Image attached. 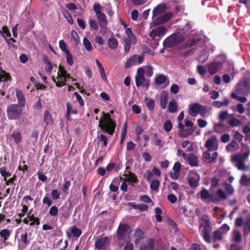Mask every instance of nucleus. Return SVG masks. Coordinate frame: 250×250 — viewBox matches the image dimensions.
Segmentation results:
<instances>
[{"label":"nucleus","mask_w":250,"mask_h":250,"mask_svg":"<svg viewBox=\"0 0 250 250\" xmlns=\"http://www.w3.org/2000/svg\"><path fill=\"white\" fill-rule=\"evenodd\" d=\"M188 183L192 188H196L199 185L198 182L194 177H190L188 179Z\"/></svg>","instance_id":"obj_41"},{"label":"nucleus","mask_w":250,"mask_h":250,"mask_svg":"<svg viewBox=\"0 0 250 250\" xmlns=\"http://www.w3.org/2000/svg\"><path fill=\"white\" fill-rule=\"evenodd\" d=\"M173 16V14L172 13L167 12L165 14L156 18L154 20H153L151 24L157 25L163 24L171 19Z\"/></svg>","instance_id":"obj_7"},{"label":"nucleus","mask_w":250,"mask_h":250,"mask_svg":"<svg viewBox=\"0 0 250 250\" xmlns=\"http://www.w3.org/2000/svg\"><path fill=\"white\" fill-rule=\"evenodd\" d=\"M223 232L219 230H217L213 232V241L215 242L216 240H222L223 237Z\"/></svg>","instance_id":"obj_33"},{"label":"nucleus","mask_w":250,"mask_h":250,"mask_svg":"<svg viewBox=\"0 0 250 250\" xmlns=\"http://www.w3.org/2000/svg\"><path fill=\"white\" fill-rule=\"evenodd\" d=\"M172 127V123H171V121H170L169 120L166 121L164 123V125H163L164 129L165 130V131H166L167 132H169L171 130Z\"/></svg>","instance_id":"obj_47"},{"label":"nucleus","mask_w":250,"mask_h":250,"mask_svg":"<svg viewBox=\"0 0 250 250\" xmlns=\"http://www.w3.org/2000/svg\"><path fill=\"white\" fill-rule=\"evenodd\" d=\"M167 200L172 204H174L176 202L177 198V197L173 194H169L167 196Z\"/></svg>","instance_id":"obj_62"},{"label":"nucleus","mask_w":250,"mask_h":250,"mask_svg":"<svg viewBox=\"0 0 250 250\" xmlns=\"http://www.w3.org/2000/svg\"><path fill=\"white\" fill-rule=\"evenodd\" d=\"M167 77L164 75H160L157 77L155 80V83L157 84H162L164 83L167 81Z\"/></svg>","instance_id":"obj_39"},{"label":"nucleus","mask_w":250,"mask_h":250,"mask_svg":"<svg viewBox=\"0 0 250 250\" xmlns=\"http://www.w3.org/2000/svg\"><path fill=\"white\" fill-rule=\"evenodd\" d=\"M59 44V47L62 52H64L65 53L69 52V51L67 49L66 43L63 40L60 41Z\"/></svg>","instance_id":"obj_50"},{"label":"nucleus","mask_w":250,"mask_h":250,"mask_svg":"<svg viewBox=\"0 0 250 250\" xmlns=\"http://www.w3.org/2000/svg\"><path fill=\"white\" fill-rule=\"evenodd\" d=\"M71 186V182L69 181H65L62 188V192L67 194L69 193V188Z\"/></svg>","instance_id":"obj_44"},{"label":"nucleus","mask_w":250,"mask_h":250,"mask_svg":"<svg viewBox=\"0 0 250 250\" xmlns=\"http://www.w3.org/2000/svg\"><path fill=\"white\" fill-rule=\"evenodd\" d=\"M147 101L146 103L147 106L148 108L150 110L152 111L154 110L155 107V102L154 100L152 99H148L147 97H145V101Z\"/></svg>","instance_id":"obj_40"},{"label":"nucleus","mask_w":250,"mask_h":250,"mask_svg":"<svg viewBox=\"0 0 250 250\" xmlns=\"http://www.w3.org/2000/svg\"><path fill=\"white\" fill-rule=\"evenodd\" d=\"M206 146L208 150H216L218 149V140L215 137L208 140L206 143Z\"/></svg>","instance_id":"obj_17"},{"label":"nucleus","mask_w":250,"mask_h":250,"mask_svg":"<svg viewBox=\"0 0 250 250\" xmlns=\"http://www.w3.org/2000/svg\"><path fill=\"white\" fill-rule=\"evenodd\" d=\"M162 212V210L160 208L157 207L155 208V213H156L155 218L158 222H161L162 221V218L161 216Z\"/></svg>","instance_id":"obj_43"},{"label":"nucleus","mask_w":250,"mask_h":250,"mask_svg":"<svg viewBox=\"0 0 250 250\" xmlns=\"http://www.w3.org/2000/svg\"><path fill=\"white\" fill-rule=\"evenodd\" d=\"M155 32H156L158 37H161L163 36L166 32L167 31V29L165 26H160L157 28L154 29Z\"/></svg>","instance_id":"obj_35"},{"label":"nucleus","mask_w":250,"mask_h":250,"mask_svg":"<svg viewBox=\"0 0 250 250\" xmlns=\"http://www.w3.org/2000/svg\"><path fill=\"white\" fill-rule=\"evenodd\" d=\"M155 246V242L153 239H147L140 247V250H152Z\"/></svg>","instance_id":"obj_16"},{"label":"nucleus","mask_w":250,"mask_h":250,"mask_svg":"<svg viewBox=\"0 0 250 250\" xmlns=\"http://www.w3.org/2000/svg\"><path fill=\"white\" fill-rule=\"evenodd\" d=\"M145 70L143 68H139L137 70V74L135 76V83L137 87L142 86L144 82L146 80L145 76Z\"/></svg>","instance_id":"obj_10"},{"label":"nucleus","mask_w":250,"mask_h":250,"mask_svg":"<svg viewBox=\"0 0 250 250\" xmlns=\"http://www.w3.org/2000/svg\"><path fill=\"white\" fill-rule=\"evenodd\" d=\"M184 40V37L182 34L174 33L164 41L163 45L165 48H172L181 43Z\"/></svg>","instance_id":"obj_4"},{"label":"nucleus","mask_w":250,"mask_h":250,"mask_svg":"<svg viewBox=\"0 0 250 250\" xmlns=\"http://www.w3.org/2000/svg\"><path fill=\"white\" fill-rule=\"evenodd\" d=\"M199 40L197 39H193L190 41V42H187L185 44H183L181 47V48L182 49H185L187 48L190 47L191 46L196 44L199 42Z\"/></svg>","instance_id":"obj_34"},{"label":"nucleus","mask_w":250,"mask_h":250,"mask_svg":"<svg viewBox=\"0 0 250 250\" xmlns=\"http://www.w3.org/2000/svg\"><path fill=\"white\" fill-rule=\"evenodd\" d=\"M130 226L126 224H120L117 231V236L118 239H123L126 236L127 231L129 229Z\"/></svg>","instance_id":"obj_11"},{"label":"nucleus","mask_w":250,"mask_h":250,"mask_svg":"<svg viewBox=\"0 0 250 250\" xmlns=\"http://www.w3.org/2000/svg\"><path fill=\"white\" fill-rule=\"evenodd\" d=\"M125 34L127 36V38H124V39H132L134 42H136V38L133 34L132 30L130 28H127L125 29Z\"/></svg>","instance_id":"obj_38"},{"label":"nucleus","mask_w":250,"mask_h":250,"mask_svg":"<svg viewBox=\"0 0 250 250\" xmlns=\"http://www.w3.org/2000/svg\"><path fill=\"white\" fill-rule=\"evenodd\" d=\"M234 110L239 112L240 114H243L245 112V108L242 104H239L237 105L236 107L234 109Z\"/></svg>","instance_id":"obj_60"},{"label":"nucleus","mask_w":250,"mask_h":250,"mask_svg":"<svg viewBox=\"0 0 250 250\" xmlns=\"http://www.w3.org/2000/svg\"><path fill=\"white\" fill-rule=\"evenodd\" d=\"M83 44L87 51H90L92 50V44L86 37H84L83 39Z\"/></svg>","instance_id":"obj_42"},{"label":"nucleus","mask_w":250,"mask_h":250,"mask_svg":"<svg viewBox=\"0 0 250 250\" xmlns=\"http://www.w3.org/2000/svg\"><path fill=\"white\" fill-rule=\"evenodd\" d=\"M236 91L244 95H247L250 91V79L240 81L236 86Z\"/></svg>","instance_id":"obj_5"},{"label":"nucleus","mask_w":250,"mask_h":250,"mask_svg":"<svg viewBox=\"0 0 250 250\" xmlns=\"http://www.w3.org/2000/svg\"><path fill=\"white\" fill-rule=\"evenodd\" d=\"M222 63L220 62H213L210 63L208 67V71L211 75H213L222 70Z\"/></svg>","instance_id":"obj_13"},{"label":"nucleus","mask_w":250,"mask_h":250,"mask_svg":"<svg viewBox=\"0 0 250 250\" xmlns=\"http://www.w3.org/2000/svg\"><path fill=\"white\" fill-rule=\"evenodd\" d=\"M167 9V6L166 4L161 3L158 5L155 8H154L152 11V18L158 15L164 13Z\"/></svg>","instance_id":"obj_18"},{"label":"nucleus","mask_w":250,"mask_h":250,"mask_svg":"<svg viewBox=\"0 0 250 250\" xmlns=\"http://www.w3.org/2000/svg\"><path fill=\"white\" fill-rule=\"evenodd\" d=\"M250 154V151L242 153H236L231 156V161L238 170L247 171L249 167L245 165V161L248 159Z\"/></svg>","instance_id":"obj_2"},{"label":"nucleus","mask_w":250,"mask_h":250,"mask_svg":"<svg viewBox=\"0 0 250 250\" xmlns=\"http://www.w3.org/2000/svg\"><path fill=\"white\" fill-rule=\"evenodd\" d=\"M144 232L143 230L140 229H135L134 236L136 238L135 240V244L136 245L139 243L144 238Z\"/></svg>","instance_id":"obj_20"},{"label":"nucleus","mask_w":250,"mask_h":250,"mask_svg":"<svg viewBox=\"0 0 250 250\" xmlns=\"http://www.w3.org/2000/svg\"><path fill=\"white\" fill-rule=\"evenodd\" d=\"M71 232L74 236L77 237H80L82 234V231L81 229L77 228L76 226H74L70 228Z\"/></svg>","instance_id":"obj_30"},{"label":"nucleus","mask_w":250,"mask_h":250,"mask_svg":"<svg viewBox=\"0 0 250 250\" xmlns=\"http://www.w3.org/2000/svg\"><path fill=\"white\" fill-rule=\"evenodd\" d=\"M11 235L10 231L9 229H5L0 231V237L3 239L4 243L8 240Z\"/></svg>","instance_id":"obj_28"},{"label":"nucleus","mask_w":250,"mask_h":250,"mask_svg":"<svg viewBox=\"0 0 250 250\" xmlns=\"http://www.w3.org/2000/svg\"><path fill=\"white\" fill-rule=\"evenodd\" d=\"M3 37L5 39V41L7 42V43L9 46H11L14 49L17 48L16 45L13 43L16 42V41L14 39L10 38V39H7V38H6L5 36H3Z\"/></svg>","instance_id":"obj_52"},{"label":"nucleus","mask_w":250,"mask_h":250,"mask_svg":"<svg viewBox=\"0 0 250 250\" xmlns=\"http://www.w3.org/2000/svg\"><path fill=\"white\" fill-rule=\"evenodd\" d=\"M62 13L65 19L67 20V21L71 24H73V18L70 13L65 9H63L62 11Z\"/></svg>","instance_id":"obj_37"},{"label":"nucleus","mask_w":250,"mask_h":250,"mask_svg":"<svg viewBox=\"0 0 250 250\" xmlns=\"http://www.w3.org/2000/svg\"><path fill=\"white\" fill-rule=\"evenodd\" d=\"M194 131L193 127H189L184 130L179 131V135L181 137L185 138L191 135Z\"/></svg>","instance_id":"obj_22"},{"label":"nucleus","mask_w":250,"mask_h":250,"mask_svg":"<svg viewBox=\"0 0 250 250\" xmlns=\"http://www.w3.org/2000/svg\"><path fill=\"white\" fill-rule=\"evenodd\" d=\"M123 41L125 43L124 50L125 53H128L131 47V43L135 44L136 42H134L132 39H123Z\"/></svg>","instance_id":"obj_26"},{"label":"nucleus","mask_w":250,"mask_h":250,"mask_svg":"<svg viewBox=\"0 0 250 250\" xmlns=\"http://www.w3.org/2000/svg\"><path fill=\"white\" fill-rule=\"evenodd\" d=\"M218 153L214 150L208 149L206 153H204V161L212 163L215 162L217 158Z\"/></svg>","instance_id":"obj_12"},{"label":"nucleus","mask_w":250,"mask_h":250,"mask_svg":"<svg viewBox=\"0 0 250 250\" xmlns=\"http://www.w3.org/2000/svg\"><path fill=\"white\" fill-rule=\"evenodd\" d=\"M212 232V229L210 226V223L208 216L204 217V240L210 243L212 241L210 233Z\"/></svg>","instance_id":"obj_6"},{"label":"nucleus","mask_w":250,"mask_h":250,"mask_svg":"<svg viewBox=\"0 0 250 250\" xmlns=\"http://www.w3.org/2000/svg\"><path fill=\"white\" fill-rule=\"evenodd\" d=\"M136 55H134L130 57L125 63V68H128L130 67L131 66L136 64Z\"/></svg>","instance_id":"obj_25"},{"label":"nucleus","mask_w":250,"mask_h":250,"mask_svg":"<svg viewBox=\"0 0 250 250\" xmlns=\"http://www.w3.org/2000/svg\"><path fill=\"white\" fill-rule=\"evenodd\" d=\"M97 16L99 23L101 28H105L106 26L107 21L104 13L101 14Z\"/></svg>","instance_id":"obj_21"},{"label":"nucleus","mask_w":250,"mask_h":250,"mask_svg":"<svg viewBox=\"0 0 250 250\" xmlns=\"http://www.w3.org/2000/svg\"><path fill=\"white\" fill-rule=\"evenodd\" d=\"M188 162L192 167L198 166V161L197 157L193 154H189L188 157Z\"/></svg>","instance_id":"obj_27"},{"label":"nucleus","mask_w":250,"mask_h":250,"mask_svg":"<svg viewBox=\"0 0 250 250\" xmlns=\"http://www.w3.org/2000/svg\"><path fill=\"white\" fill-rule=\"evenodd\" d=\"M61 193L57 189H53L51 191V196L53 200H57L60 198Z\"/></svg>","instance_id":"obj_49"},{"label":"nucleus","mask_w":250,"mask_h":250,"mask_svg":"<svg viewBox=\"0 0 250 250\" xmlns=\"http://www.w3.org/2000/svg\"><path fill=\"white\" fill-rule=\"evenodd\" d=\"M237 142L235 140H233L231 143L229 144L226 146V150L228 151L231 152L233 150L234 148L236 146Z\"/></svg>","instance_id":"obj_51"},{"label":"nucleus","mask_w":250,"mask_h":250,"mask_svg":"<svg viewBox=\"0 0 250 250\" xmlns=\"http://www.w3.org/2000/svg\"><path fill=\"white\" fill-rule=\"evenodd\" d=\"M79 26L83 29H84L86 27L85 21L84 20L78 18L77 20Z\"/></svg>","instance_id":"obj_63"},{"label":"nucleus","mask_w":250,"mask_h":250,"mask_svg":"<svg viewBox=\"0 0 250 250\" xmlns=\"http://www.w3.org/2000/svg\"><path fill=\"white\" fill-rule=\"evenodd\" d=\"M208 39H205L204 37V62L207 60L210 52H213L214 47L210 43L208 42Z\"/></svg>","instance_id":"obj_15"},{"label":"nucleus","mask_w":250,"mask_h":250,"mask_svg":"<svg viewBox=\"0 0 250 250\" xmlns=\"http://www.w3.org/2000/svg\"><path fill=\"white\" fill-rule=\"evenodd\" d=\"M109 239L107 236L101 238L96 241L95 247L98 250H105L109 244Z\"/></svg>","instance_id":"obj_9"},{"label":"nucleus","mask_w":250,"mask_h":250,"mask_svg":"<svg viewBox=\"0 0 250 250\" xmlns=\"http://www.w3.org/2000/svg\"><path fill=\"white\" fill-rule=\"evenodd\" d=\"M239 182L241 185L247 186L250 183V178H249L246 174H243L241 177Z\"/></svg>","instance_id":"obj_32"},{"label":"nucleus","mask_w":250,"mask_h":250,"mask_svg":"<svg viewBox=\"0 0 250 250\" xmlns=\"http://www.w3.org/2000/svg\"><path fill=\"white\" fill-rule=\"evenodd\" d=\"M250 232V224L244 223V235H247Z\"/></svg>","instance_id":"obj_64"},{"label":"nucleus","mask_w":250,"mask_h":250,"mask_svg":"<svg viewBox=\"0 0 250 250\" xmlns=\"http://www.w3.org/2000/svg\"><path fill=\"white\" fill-rule=\"evenodd\" d=\"M170 92L174 94H176L179 92V87L176 84H173L170 88Z\"/></svg>","instance_id":"obj_61"},{"label":"nucleus","mask_w":250,"mask_h":250,"mask_svg":"<svg viewBox=\"0 0 250 250\" xmlns=\"http://www.w3.org/2000/svg\"><path fill=\"white\" fill-rule=\"evenodd\" d=\"M24 108L17 105L16 104H9L6 108V115L9 120H18L20 119Z\"/></svg>","instance_id":"obj_3"},{"label":"nucleus","mask_w":250,"mask_h":250,"mask_svg":"<svg viewBox=\"0 0 250 250\" xmlns=\"http://www.w3.org/2000/svg\"><path fill=\"white\" fill-rule=\"evenodd\" d=\"M203 110V106L198 103L191 104L188 109V114L192 117H195Z\"/></svg>","instance_id":"obj_8"},{"label":"nucleus","mask_w":250,"mask_h":250,"mask_svg":"<svg viewBox=\"0 0 250 250\" xmlns=\"http://www.w3.org/2000/svg\"><path fill=\"white\" fill-rule=\"evenodd\" d=\"M126 180L129 182H133L134 183H137L139 182V180L137 178V177L132 173H129V178L126 179Z\"/></svg>","instance_id":"obj_48"},{"label":"nucleus","mask_w":250,"mask_h":250,"mask_svg":"<svg viewBox=\"0 0 250 250\" xmlns=\"http://www.w3.org/2000/svg\"><path fill=\"white\" fill-rule=\"evenodd\" d=\"M160 186V182L158 180H153L150 183V188L151 190L157 191Z\"/></svg>","instance_id":"obj_36"},{"label":"nucleus","mask_w":250,"mask_h":250,"mask_svg":"<svg viewBox=\"0 0 250 250\" xmlns=\"http://www.w3.org/2000/svg\"><path fill=\"white\" fill-rule=\"evenodd\" d=\"M42 203L47 205L48 207H50L52 204V200L49 197L48 194H46L45 196L42 199Z\"/></svg>","instance_id":"obj_53"},{"label":"nucleus","mask_w":250,"mask_h":250,"mask_svg":"<svg viewBox=\"0 0 250 250\" xmlns=\"http://www.w3.org/2000/svg\"><path fill=\"white\" fill-rule=\"evenodd\" d=\"M168 100V94L166 91H163L160 97V105L162 109L166 108Z\"/></svg>","instance_id":"obj_19"},{"label":"nucleus","mask_w":250,"mask_h":250,"mask_svg":"<svg viewBox=\"0 0 250 250\" xmlns=\"http://www.w3.org/2000/svg\"><path fill=\"white\" fill-rule=\"evenodd\" d=\"M229 101L225 98L222 102L221 101H214L213 103V105L217 108H220L223 106H227L229 104Z\"/></svg>","instance_id":"obj_29"},{"label":"nucleus","mask_w":250,"mask_h":250,"mask_svg":"<svg viewBox=\"0 0 250 250\" xmlns=\"http://www.w3.org/2000/svg\"><path fill=\"white\" fill-rule=\"evenodd\" d=\"M16 97L18 100V104L17 105L24 108L26 100L25 96L21 90L18 88L16 89Z\"/></svg>","instance_id":"obj_14"},{"label":"nucleus","mask_w":250,"mask_h":250,"mask_svg":"<svg viewBox=\"0 0 250 250\" xmlns=\"http://www.w3.org/2000/svg\"><path fill=\"white\" fill-rule=\"evenodd\" d=\"M178 104L175 101H170L168 106V111L170 113H174L177 111Z\"/></svg>","instance_id":"obj_24"},{"label":"nucleus","mask_w":250,"mask_h":250,"mask_svg":"<svg viewBox=\"0 0 250 250\" xmlns=\"http://www.w3.org/2000/svg\"><path fill=\"white\" fill-rule=\"evenodd\" d=\"M118 41L114 38H111L108 40V45L112 49H115L117 47Z\"/></svg>","instance_id":"obj_31"},{"label":"nucleus","mask_w":250,"mask_h":250,"mask_svg":"<svg viewBox=\"0 0 250 250\" xmlns=\"http://www.w3.org/2000/svg\"><path fill=\"white\" fill-rule=\"evenodd\" d=\"M44 121L47 124H49L52 121V117L49 112L46 110L44 113Z\"/></svg>","instance_id":"obj_56"},{"label":"nucleus","mask_w":250,"mask_h":250,"mask_svg":"<svg viewBox=\"0 0 250 250\" xmlns=\"http://www.w3.org/2000/svg\"><path fill=\"white\" fill-rule=\"evenodd\" d=\"M58 211L59 210L58 208L56 206H54L51 207V208H50L49 214L51 216H56L58 213Z\"/></svg>","instance_id":"obj_57"},{"label":"nucleus","mask_w":250,"mask_h":250,"mask_svg":"<svg viewBox=\"0 0 250 250\" xmlns=\"http://www.w3.org/2000/svg\"><path fill=\"white\" fill-rule=\"evenodd\" d=\"M66 114L67 119H69V118L71 114V111L73 110L71 104L69 102H67L66 104Z\"/></svg>","instance_id":"obj_59"},{"label":"nucleus","mask_w":250,"mask_h":250,"mask_svg":"<svg viewBox=\"0 0 250 250\" xmlns=\"http://www.w3.org/2000/svg\"><path fill=\"white\" fill-rule=\"evenodd\" d=\"M102 6L99 3H96L93 5V10L95 12L97 16L103 13L101 11Z\"/></svg>","instance_id":"obj_54"},{"label":"nucleus","mask_w":250,"mask_h":250,"mask_svg":"<svg viewBox=\"0 0 250 250\" xmlns=\"http://www.w3.org/2000/svg\"><path fill=\"white\" fill-rule=\"evenodd\" d=\"M11 136L13 138L16 144H19L21 142L22 138L21 132L19 131L15 130L11 135Z\"/></svg>","instance_id":"obj_23"},{"label":"nucleus","mask_w":250,"mask_h":250,"mask_svg":"<svg viewBox=\"0 0 250 250\" xmlns=\"http://www.w3.org/2000/svg\"><path fill=\"white\" fill-rule=\"evenodd\" d=\"M59 72L58 73V79H62V77L66 75L67 71L65 70L64 68L60 65L59 67Z\"/></svg>","instance_id":"obj_45"},{"label":"nucleus","mask_w":250,"mask_h":250,"mask_svg":"<svg viewBox=\"0 0 250 250\" xmlns=\"http://www.w3.org/2000/svg\"><path fill=\"white\" fill-rule=\"evenodd\" d=\"M65 54L66 55V60L67 62L68 63V64L69 65L72 66L74 63L72 54H71L70 51L68 52Z\"/></svg>","instance_id":"obj_55"},{"label":"nucleus","mask_w":250,"mask_h":250,"mask_svg":"<svg viewBox=\"0 0 250 250\" xmlns=\"http://www.w3.org/2000/svg\"><path fill=\"white\" fill-rule=\"evenodd\" d=\"M103 118L99 119V126L105 132L112 135L116 126L115 122L111 118L108 113H103Z\"/></svg>","instance_id":"obj_1"},{"label":"nucleus","mask_w":250,"mask_h":250,"mask_svg":"<svg viewBox=\"0 0 250 250\" xmlns=\"http://www.w3.org/2000/svg\"><path fill=\"white\" fill-rule=\"evenodd\" d=\"M6 168L5 167H3L0 168V173L1 175L4 177V180L6 181L7 177H9L11 175V174L6 170Z\"/></svg>","instance_id":"obj_46"},{"label":"nucleus","mask_w":250,"mask_h":250,"mask_svg":"<svg viewBox=\"0 0 250 250\" xmlns=\"http://www.w3.org/2000/svg\"><path fill=\"white\" fill-rule=\"evenodd\" d=\"M229 124L231 126H239L241 124V122L236 118H232L229 121Z\"/></svg>","instance_id":"obj_58"}]
</instances>
